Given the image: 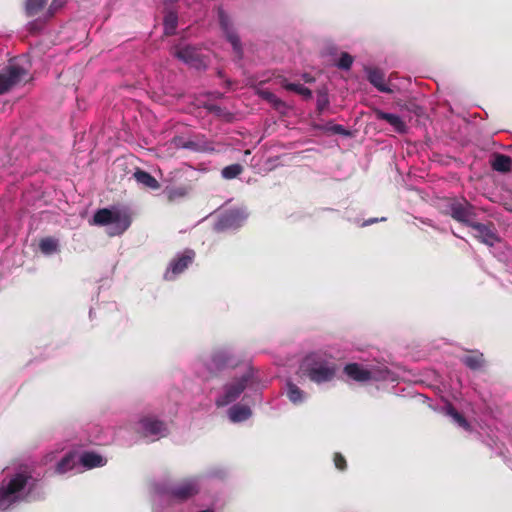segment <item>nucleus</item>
<instances>
[{
	"label": "nucleus",
	"mask_w": 512,
	"mask_h": 512,
	"mask_svg": "<svg viewBox=\"0 0 512 512\" xmlns=\"http://www.w3.org/2000/svg\"><path fill=\"white\" fill-rule=\"evenodd\" d=\"M303 78H304L305 82H311V81H313V78H312V77H310L308 74H304Z\"/></svg>",
	"instance_id": "nucleus-38"
},
{
	"label": "nucleus",
	"mask_w": 512,
	"mask_h": 512,
	"mask_svg": "<svg viewBox=\"0 0 512 512\" xmlns=\"http://www.w3.org/2000/svg\"><path fill=\"white\" fill-rule=\"evenodd\" d=\"M448 413L459 426H461L465 430L470 429V424L468 423L466 418L461 413H459L456 409L450 408Z\"/></svg>",
	"instance_id": "nucleus-32"
},
{
	"label": "nucleus",
	"mask_w": 512,
	"mask_h": 512,
	"mask_svg": "<svg viewBox=\"0 0 512 512\" xmlns=\"http://www.w3.org/2000/svg\"><path fill=\"white\" fill-rule=\"evenodd\" d=\"M31 477L23 473L16 474L7 486L0 489V510L8 509L14 502L17 501V493L21 492L27 485Z\"/></svg>",
	"instance_id": "nucleus-2"
},
{
	"label": "nucleus",
	"mask_w": 512,
	"mask_h": 512,
	"mask_svg": "<svg viewBox=\"0 0 512 512\" xmlns=\"http://www.w3.org/2000/svg\"><path fill=\"white\" fill-rule=\"evenodd\" d=\"M92 224L98 226L116 224L118 233H122L129 227L130 220L128 216L123 215L119 211H112L108 208H101L95 212Z\"/></svg>",
	"instance_id": "nucleus-5"
},
{
	"label": "nucleus",
	"mask_w": 512,
	"mask_h": 512,
	"mask_svg": "<svg viewBox=\"0 0 512 512\" xmlns=\"http://www.w3.org/2000/svg\"><path fill=\"white\" fill-rule=\"evenodd\" d=\"M447 213L457 222H460L468 227L475 222L476 210L475 207L466 199L457 200L452 199L447 204Z\"/></svg>",
	"instance_id": "nucleus-3"
},
{
	"label": "nucleus",
	"mask_w": 512,
	"mask_h": 512,
	"mask_svg": "<svg viewBox=\"0 0 512 512\" xmlns=\"http://www.w3.org/2000/svg\"><path fill=\"white\" fill-rule=\"evenodd\" d=\"M80 463L82 466L91 469L101 467L106 463V460L99 454L94 452H84L80 456Z\"/></svg>",
	"instance_id": "nucleus-21"
},
{
	"label": "nucleus",
	"mask_w": 512,
	"mask_h": 512,
	"mask_svg": "<svg viewBox=\"0 0 512 512\" xmlns=\"http://www.w3.org/2000/svg\"><path fill=\"white\" fill-rule=\"evenodd\" d=\"M133 176L139 184L146 188L151 190H158L160 188V183L157 181V179L142 169H137Z\"/></svg>",
	"instance_id": "nucleus-18"
},
{
	"label": "nucleus",
	"mask_w": 512,
	"mask_h": 512,
	"mask_svg": "<svg viewBox=\"0 0 512 512\" xmlns=\"http://www.w3.org/2000/svg\"><path fill=\"white\" fill-rule=\"evenodd\" d=\"M139 426L144 436H166L168 433L165 422L151 416L139 420Z\"/></svg>",
	"instance_id": "nucleus-10"
},
{
	"label": "nucleus",
	"mask_w": 512,
	"mask_h": 512,
	"mask_svg": "<svg viewBox=\"0 0 512 512\" xmlns=\"http://www.w3.org/2000/svg\"><path fill=\"white\" fill-rule=\"evenodd\" d=\"M243 166L241 164H231L224 167L221 171V175L225 179H234L243 172Z\"/></svg>",
	"instance_id": "nucleus-28"
},
{
	"label": "nucleus",
	"mask_w": 512,
	"mask_h": 512,
	"mask_svg": "<svg viewBox=\"0 0 512 512\" xmlns=\"http://www.w3.org/2000/svg\"><path fill=\"white\" fill-rule=\"evenodd\" d=\"M228 413L232 422H242L251 416L250 408L239 404L232 406Z\"/></svg>",
	"instance_id": "nucleus-22"
},
{
	"label": "nucleus",
	"mask_w": 512,
	"mask_h": 512,
	"mask_svg": "<svg viewBox=\"0 0 512 512\" xmlns=\"http://www.w3.org/2000/svg\"><path fill=\"white\" fill-rule=\"evenodd\" d=\"M218 18L220 27L225 33L227 40L231 43L233 50L238 55V57L241 58L243 54L241 41L237 33L232 28L229 16L225 13L224 10L219 9Z\"/></svg>",
	"instance_id": "nucleus-9"
},
{
	"label": "nucleus",
	"mask_w": 512,
	"mask_h": 512,
	"mask_svg": "<svg viewBox=\"0 0 512 512\" xmlns=\"http://www.w3.org/2000/svg\"><path fill=\"white\" fill-rule=\"evenodd\" d=\"M343 371L350 379L357 382H367L372 379L371 371L363 368L358 363H349L345 365Z\"/></svg>",
	"instance_id": "nucleus-13"
},
{
	"label": "nucleus",
	"mask_w": 512,
	"mask_h": 512,
	"mask_svg": "<svg viewBox=\"0 0 512 512\" xmlns=\"http://www.w3.org/2000/svg\"><path fill=\"white\" fill-rule=\"evenodd\" d=\"M76 453L69 452L66 454L57 464L56 472L59 474H64L70 470H72L75 466Z\"/></svg>",
	"instance_id": "nucleus-24"
},
{
	"label": "nucleus",
	"mask_w": 512,
	"mask_h": 512,
	"mask_svg": "<svg viewBox=\"0 0 512 512\" xmlns=\"http://www.w3.org/2000/svg\"><path fill=\"white\" fill-rule=\"evenodd\" d=\"M281 86L288 91H293L297 94L302 95L306 99H310L312 97V91L302 84L290 83L286 79H282Z\"/></svg>",
	"instance_id": "nucleus-23"
},
{
	"label": "nucleus",
	"mask_w": 512,
	"mask_h": 512,
	"mask_svg": "<svg viewBox=\"0 0 512 512\" xmlns=\"http://www.w3.org/2000/svg\"><path fill=\"white\" fill-rule=\"evenodd\" d=\"M333 462H334L335 467L338 470H340V471H345L346 470V468H347V461H346L345 457L341 453H339V452H335L334 453Z\"/></svg>",
	"instance_id": "nucleus-33"
},
{
	"label": "nucleus",
	"mask_w": 512,
	"mask_h": 512,
	"mask_svg": "<svg viewBox=\"0 0 512 512\" xmlns=\"http://www.w3.org/2000/svg\"><path fill=\"white\" fill-rule=\"evenodd\" d=\"M375 117L377 120H384L388 122L398 133H405L407 130L405 122L398 115L387 113L382 110H376Z\"/></svg>",
	"instance_id": "nucleus-14"
},
{
	"label": "nucleus",
	"mask_w": 512,
	"mask_h": 512,
	"mask_svg": "<svg viewBox=\"0 0 512 512\" xmlns=\"http://www.w3.org/2000/svg\"><path fill=\"white\" fill-rule=\"evenodd\" d=\"M196 253L192 249H185L181 254H177L169 263L164 274L168 281L173 280L177 275L183 273L195 259Z\"/></svg>",
	"instance_id": "nucleus-7"
},
{
	"label": "nucleus",
	"mask_w": 512,
	"mask_h": 512,
	"mask_svg": "<svg viewBox=\"0 0 512 512\" xmlns=\"http://www.w3.org/2000/svg\"><path fill=\"white\" fill-rule=\"evenodd\" d=\"M212 361L217 368L234 366L236 364V359L225 349L216 351L212 356Z\"/></svg>",
	"instance_id": "nucleus-20"
},
{
	"label": "nucleus",
	"mask_w": 512,
	"mask_h": 512,
	"mask_svg": "<svg viewBox=\"0 0 512 512\" xmlns=\"http://www.w3.org/2000/svg\"><path fill=\"white\" fill-rule=\"evenodd\" d=\"M177 24V14L173 11H169L164 17V33L168 36L173 35L177 28Z\"/></svg>",
	"instance_id": "nucleus-26"
},
{
	"label": "nucleus",
	"mask_w": 512,
	"mask_h": 512,
	"mask_svg": "<svg viewBox=\"0 0 512 512\" xmlns=\"http://www.w3.org/2000/svg\"><path fill=\"white\" fill-rule=\"evenodd\" d=\"M354 62V58L347 52H342L336 66L342 70H349Z\"/></svg>",
	"instance_id": "nucleus-31"
},
{
	"label": "nucleus",
	"mask_w": 512,
	"mask_h": 512,
	"mask_svg": "<svg viewBox=\"0 0 512 512\" xmlns=\"http://www.w3.org/2000/svg\"><path fill=\"white\" fill-rule=\"evenodd\" d=\"M342 130H343V128H342V126H340V125H337V126L335 127V131H337V132H340V131H342Z\"/></svg>",
	"instance_id": "nucleus-40"
},
{
	"label": "nucleus",
	"mask_w": 512,
	"mask_h": 512,
	"mask_svg": "<svg viewBox=\"0 0 512 512\" xmlns=\"http://www.w3.org/2000/svg\"><path fill=\"white\" fill-rule=\"evenodd\" d=\"M42 27H43V23L41 21L36 20V21L29 23L28 30L31 33H37L42 29Z\"/></svg>",
	"instance_id": "nucleus-37"
},
{
	"label": "nucleus",
	"mask_w": 512,
	"mask_h": 512,
	"mask_svg": "<svg viewBox=\"0 0 512 512\" xmlns=\"http://www.w3.org/2000/svg\"><path fill=\"white\" fill-rule=\"evenodd\" d=\"M251 380L252 374L248 372L242 375L239 379L227 384L225 386L224 394L216 400V405L218 407H223L234 402L250 384Z\"/></svg>",
	"instance_id": "nucleus-6"
},
{
	"label": "nucleus",
	"mask_w": 512,
	"mask_h": 512,
	"mask_svg": "<svg viewBox=\"0 0 512 512\" xmlns=\"http://www.w3.org/2000/svg\"><path fill=\"white\" fill-rule=\"evenodd\" d=\"M460 360L471 370H479L485 364L484 355L479 350H470L469 354L461 357Z\"/></svg>",
	"instance_id": "nucleus-16"
},
{
	"label": "nucleus",
	"mask_w": 512,
	"mask_h": 512,
	"mask_svg": "<svg viewBox=\"0 0 512 512\" xmlns=\"http://www.w3.org/2000/svg\"><path fill=\"white\" fill-rule=\"evenodd\" d=\"M377 222V219L376 218H373V219H369L365 222V224H373V223H376Z\"/></svg>",
	"instance_id": "nucleus-39"
},
{
	"label": "nucleus",
	"mask_w": 512,
	"mask_h": 512,
	"mask_svg": "<svg viewBox=\"0 0 512 512\" xmlns=\"http://www.w3.org/2000/svg\"><path fill=\"white\" fill-rule=\"evenodd\" d=\"M199 491L196 480L186 479L171 489V496L181 501L187 500Z\"/></svg>",
	"instance_id": "nucleus-11"
},
{
	"label": "nucleus",
	"mask_w": 512,
	"mask_h": 512,
	"mask_svg": "<svg viewBox=\"0 0 512 512\" xmlns=\"http://www.w3.org/2000/svg\"><path fill=\"white\" fill-rule=\"evenodd\" d=\"M491 167L497 172H509L512 167V159L508 155L495 153L491 159Z\"/></svg>",
	"instance_id": "nucleus-17"
},
{
	"label": "nucleus",
	"mask_w": 512,
	"mask_h": 512,
	"mask_svg": "<svg viewBox=\"0 0 512 512\" xmlns=\"http://www.w3.org/2000/svg\"><path fill=\"white\" fill-rule=\"evenodd\" d=\"M369 82L377 88L378 91L391 93L392 90L385 84V74L378 68H370L367 70Z\"/></svg>",
	"instance_id": "nucleus-15"
},
{
	"label": "nucleus",
	"mask_w": 512,
	"mask_h": 512,
	"mask_svg": "<svg viewBox=\"0 0 512 512\" xmlns=\"http://www.w3.org/2000/svg\"><path fill=\"white\" fill-rule=\"evenodd\" d=\"M66 3V0H53L47 10V17H52Z\"/></svg>",
	"instance_id": "nucleus-34"
},
{
	"label": "nucleus",
	"mask_w": 512,
	"mask_h": 512,
	"mask_svg": "<svg viewBox=\"0 0 512 512\" xmlns=\"http://www.w3.org/2000/svg\"><path fill=\"white\" fill-rule=\"evenodd\" d=\"M173 55L179 60L190 65L196 66L201 62V54L199 50L191 45L175 47Z\"/></svg>",
	"instance_id": "nucleus-12"
},
{
	"label": "nucleus",
	"mask_w": 512,
	"mask_h": 512,
	"mask_svg": "<svg viewBox=\"0 0 512 512\" xmlns=\"http://www.w3.org/2000/svg\"><path fill=\"white\" fill-rule=\"evenodd\" d=\"M262 97L264 99H266L267 101L274 103V104L281 103V101L276 97V95L270 91H263Z\"/></svg>",
	"instance_id": "nucleus-36"
},
{
	"label": "nucleus",
	"mask_w": 512,
	"mask_h": 512,
	"mask_svg": "<svg viewBox=\"0 0 512 512\" xmlns=\"http://www.w3.org/2000/svg\"><path fill=\"white\" fill-rule=\"evenodd\" d=\"M301 368L303 374L316 384L332 381L338 371V366L334 362L333 357L320 352L307 355L303 360Z\"/></svg>",
	"instance_id": "nucleus-1"
},
{
	"label": "nucleus",
	"mask_w": 512,
	"mask_h": 512,
	"mask_svg": "<svg viewBox=\"0 0 512 512\" xmlns=\"http://www.w3.org/2000/svg\"><path fill=\"white\" fill-rule=\"evenodd\" d=\"M48 0H26L25 12L28 17L37 15L47 4Z\"/></svg>",
	"instance_id": "nucleus-25"
},
{
	"label": "nucleus",
	"mask_w": 512,
	"mask_h": 512,
	"mask_svg": "<svg viewBox=\"0 0 512 512\" xmlns=\"http://www.w3.org/2000/svg\"><path fill=\"white\" fill-rule=\"evenodd\" d=\"M205 108L207 109L208 112L213 113L217 116H222L224 114L223 108L216 104H207L205 105Z\"/></svg>",
	"instance_id": "nucleus-35"
},
{
	"label": "nucleus",
	"mask_w": 512,
	"mask_h": 512,
	"mask_svg": "<svg viewBox=\"0 0 512 512\" xmlns=\"http://www.w3.org/2000/svg\"><path fill=\"white\" fill-rule=\"evenodd\" d=\"M190 191V187L186 185H180V186H174V185H167L163 193L166 195L167 200L169 202H175L177 200L185 198Z\"/></svg>",
	"instance_id": "nucleus-19"
},
{
	"label": "nucleus",
	"mask_w": 512,
	"mask_h": 512,
	"mask_svg": "<svg viewBox=\"0 0 512 512\" xmlns=\"http://www.w3.org/2000/svg\"><path fill=\"white\" fill-rule=\"evenodd\" d=\"M39 248L44 254H52L58 249V242L52 237H46L40 240Z\"/></svg>",
	"instance_id": "nucleus-27"
},
{
	"label": "nucleus",
	"mask_w": 512,
	"mask_h": 512,
	"mask_svg": "<svg viewBox=\"0 0 512 512\" xmlns=\"http://www.w3.org/2000/svg\"><path fill=\"white\" fill-rule=\"evenodd\" d=\"M28 70L18 63H9L0 72V95L8 92L14 86L25 81Z\"/></svg>",
	"instance_id": "nucleus-4"
},
{
	"label": "nucleus",
	"mask_w": 512,
	"mask_h": 512,
	"mask_svg": "<svg viewBox=\"0 0 512 512\" xmlns=\"http://www.w3.org/2000/svg\"><path fill=\"white\" fill-rule=\"evenodd\" d=\"M317 111L321 114L329 106L328 93L325 90H319L317 93Z\"/></svg>",
	"instance_id": "nucleus-30"
},
{
	"label": "nucleus",
	"mask_w": 512,
	"mask_h": 512,
	"mask_svg": "<svg viewBox=\"0 0 512 512\" xmlns=\"http://www.w3.org/2000/svg\"><path fill=\"white\" fill-rule=\"evenodd\" d=\"M287 396L289 400L295 404L302 402L303 400V391L295 384L289 382L288 383Z\"/></svg>",
	"instance_id": "nucleus-29"
},
{
	"label": "nucleus",
	"mask_w": 512,
	"mask_h": 512,
	"mask_svg": "<svg viewBox=\"0 0 512 512\" xmlns=\"http://www.w3.org/2000/svg\"><path fill=\"white\" fill-rule=\"evenodd\" d=\"M470 228L475 231L474 237L485 245L492 247L500 242V237L493 222L479 223L475 221Z\"/></svg>",
	"instance_id": "nucleus-8"
}]
</instances>
